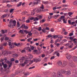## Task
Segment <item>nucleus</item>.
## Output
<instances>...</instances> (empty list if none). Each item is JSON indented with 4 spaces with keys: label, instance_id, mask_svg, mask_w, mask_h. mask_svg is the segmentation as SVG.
<instances>
[{
    "label": "nucleus",
    "instance_id": "nucleus-56",
    "mask_svg": "<svg viewBox=\"0 0 77 77\" xmlns=\"http://www.w3.org/2000/svg\"><path fill=\"white\" fill-rule=\"evenodd\" d=\"M54 58H55V57L54 56H53L51 58V60H53V59H54Z\"/></svg>",
    "mask_w": 77,
    "mask_h": 77
},
{
    "label": "nucleus",
    "instance_id": "nucleus-22",
    "mask_svg": "<svg viewBox=\"0 0 77 77\" xmlns=\"http://www.w3.org/2000/svg\"><path fill=\"white\" fill-rule=\"evenodd\" d=\"M29 57L30 59H32L33 58V55L32 54H29Z\"/></svg>",
    "mask_w": 77,
    "mask_h": 77
},
{
    "label": "nucleus",
    "instance_id": "nucleus-57",
    "mask_svg": "<svg viewBox=\"0 0 77 77\" xmlns=\"http://www.w3.org/2000/svg\"><path fill=\"white\" fill-rule=\"evenodd\" d=\"M57 7H55L53 8V11H54L56 10V9H57Z\"/></svg>",
    "mask_w": 77,
    "mask_h": 77
},
{
    "label": "nucleus",
    "instance_id": "nucleus-1",
    "mask_svg": "<svg viewBox=\"0 0 77 77\" xmlns=\"http://www.w3.org/2000/svg\"><path fill=\"white\" fill-rule=\"evenodd\" d=\"M57 64L59 66H60L61 67H64V66H65L66 65V62L64 61L63 62V64L62 65V62L59 61L57 63Z\"/></svg>",
    "mask_w": 77,
    "mask_h": 77
},
{
    "label": "nucleus",
    "instance_id": "nucleus-9",
    "mask_svg": "<svg viewBox=\"0 0 77 77\" xmlns=\"http://www.w3.org/2000/svg\"><path fill=\"white\" fill-rule=\"evenodd\" d=\"M39 2H40V0H35L34 2V4L38 5Z\"/></svg>",
    "mask_w": 77,
    "mask_h": 77
},
{
    "label": "nucleus",
    "instance_id": "nucleus-54",
    "mask_svg": "<svg viewBox=\"0 0 77 77\" xmlns=\"http://www.w3.org/2000/svg\"><path fill=\"white\" fill-rule=\"evenodd\" d=\"M59 16H60V15H59V14H57V15H55L54 17H59Z\"/></svg>",
    "mask_w": 77,
    "mask_h": 77
},
{
    "label": "nucleus",
    "instance_id": "nucleus-61",
    "mask_svg": "<svg viewBox=\"0 0 77 77\" xmlns=\"http://www.w3.org/2000/svg\"><path fill=\"white\" fill-rule=\"evenodd\" d=\"M34 19H35V17H32L30 18V20H34Z\"/></svg>",
    "mask_w": 77,
    "mask_h": 77
},
{
    "label": "nucleus",
    "instance_id": "nucleus-44",
    "mask_svg": "<svg viewBox=\"0 0 77 77\" xmlns=\"http://www.w3.org/2000/svg\"><path fill=\"white\" fill-rule=\"evenodd\" d=\"M25 26V24H22L21 26V28L22 29H24Z\"/></svg>",
    "mask_w": 77,
    "mask_h": 77
},
{
    "label": "nucleus",
    "instance_id": "nucleus-49",
    "mask_svg": "<svg viewBox=\"0 0 77 77\" xmlns=\"http://www.w3.org/2000/svg\"><path fill=\"white\" fill-rule=\"evenodd\" d=\"M62 74H66V71L65 70L63 71L62 72Z\"/></svg>",
    "mask_w": 77,
    "mask_h": 77
},
{
    "label": "nucleus",
    "instance_id": "nucleus-42",
    "mask_svg": "<svg viewBox=\"0 0 77 77\" xmlns=\"http://www.w3.org/2000/svg\"><path fill=\"white\" fill-rule=\"evenodd\" d=\"M63 23H67V22H66V21L65 20V19H63Z\"/></svg>",
    "mask_w": 77,
    "mask_h": 77
},
{
    "label": "nucleus",
    "instance_id": "nucleus-15",
    "mask_svg": "<svg viewBox=\"0 0 77 77\" xmlns=\"http://www.w3.org/2000/svg\"><path fill=\"white\" fill-rule=\"evenodd\" d=\"M73 59L74 61L77 62V57H73Z\"/></svg>",
    "mask_w": 77,
    "mask_h": 77
},
{
    "label": "nucleus",
    "instance_id": "nucleus-53",
    "mask_svg": "<svg viewBox=\"0 0 77 77\" xmlns=\"http://www.w3.org/2000/svg\"><path fill=\"white\" fill-rule=\"evenodd\" d=\"M33 52L35 53V54H36L37 53H38V51L36 50H34L33 51Z\"/></svg>",
    "mask_w": 77,
    "mask_h": 77
},
{
    "label": "nucleus",
    "instance_id": "nucleus-26",
    "mask_svg": "<svg viewBox=\"0 0 77 77\" xmlns=\"http://www.w3.org/2000/svg\"><path fill=\"white\" fill-rule=\"evenodd\" d=\"M37 17H38V20H41L42 18V16H39V15H37Z\"/></svg>",
    "mask_w": 77,
    "mask_h": 77
},
{
    "label": "nucleus",
    "instance_id": "nucleus-55",
    "mask_svg": "<svg viewBox=\"0 0 77 77\" xmlns=\"http://www.w3.org/2000/svg\"><path fill=\"white\" fill-rule=\"evenodd\" d=\"M32 38H28V42H30V41H31V40H32Z\"/></svg>",
    "mask_w": 77,
    "mask_h": 77
},
{
    "label": "nucleus",
    "instance_id": "nucleus-48",
    "mask_svg": "<svg viewBox=\"0 0 77 77\" xmlns=\"http://www.w3.org/2000/svg\"><path fill=\"white\" fill-rule=\"evenodd\" d=\"M2 45H4V46H6L8 45V43H7V42L4 43Z\"/></svg>",
    "mask_w": 77,
    "mask_h": 77
},
{
    "label": "nucleus",
    "instance_id": "nucleus-3",
    "mask_svg": "<svg viewBox=\"0 0 77 77\" xmlns=\"http://www.w3.org/2000/svg\"><path fill=\"white\" fill-rule=\"evenodd\" d=\"M8 45L10 46V48H13L14 47V43L11 42H8Z\"/></svg>",
    "mask_w": 77,
    "mask_h": 77
},
{
    "label": "nucleus",
    "instance_id": "nucleus-11",
    "mask_svg": "<svg viewBox=\"0 0 77 77\" xmlns=\"http://www.w3.org/2000/svg\"><path fill=\"white\" fill-rule=\"evenodd\" d=\"M57 53V56H58V57H59L60 56V55L59 54V53L57 52V51H56L54 52V54H53V55H55V54Z\"/></svg>",
    "mask_w": 77,
    "mask_h": 77
},
{
    "label": "nucleus",
    "instance_id": "nucleus-12",
    "mask_svg": "<svg viewBox=\"0 0 77 77\" xmlns=\"http://www.w3.org/2000/svg\"><path fill=\"white\" fill-rule=\"evenodd\" d=\"M57 76L58 77H63V76L62 75V74L60 72H57Z\"/></svg>",
    "mask_w": 77,
    "mask_h": 77
},
{
    "label": "nucleus",
    "instance_id": "nucleus-41",
    "mask_svg": "<svg viewBox=\"0 0 77 77\" xmlns=\"http://www.w3.org/2000/svg\"><path fill=\"white\" fill-rule=\"evenodd\" d=\"M34 62H38V59H36V58L34 59Z\"/></svg>",
    "mask_w": 77,
    "mask_h": 77
},
{
    "label": "nucleus",
    "instance_id": "nucleus-34",
    "mask_svg": "<svg viewBox=\"0 0 77 77\" xmlns=\"http://www.w3.org/2000/svg\"><path fill=\"white\" fill-rule=\"evenodd\" d=\"M38 31H41L42 28L41 27H39L38 28Z\"/></svg>",
    "mask_w": 77,
    "mask_h": 77
},
{
    "label": "nucleus",
    "instance_id": "nucleus-29",
    "mask_svg": "<svg viewBox=\"0 0 77 77\" xmlns=\"http://www.w3.org/2000/svg\"><path fill=\"white\" fill-rule=\"evenodd\" d=\"M39 20V19L38 17H36L35 18L34 17V21H38Z\"/></svg>",
    "mask_w": 77,
    "mask_h": 77
},
{
    "label": "nucleus",
    "instance_id": "nucleus-18",
    "mask_svg": "<svg viewBox=\"0 0 77 77\" xmlns=\"http://www.w3.org/2000/svg\"><path fill=\"white\" fill-rule=\"evenodd\" d=\"M2 33H7L8 32V31H7V30H2L1 31Z\"/></svg>",
    "mask_w": 77,
    "mask_h": 77
},
{
    "label": "nucleus",
    "instance_id": "nucleus-13",
    "mask_svg": "<svg viewBox=\"0 0 77 77\" xmlns=\"http://www.w3.org/2000/svg\"><path fill=\"white\" fill-rule=\"evenodd\" d=\"M24 58H25V57H23L22 58L19 60L20 63H23V60H24Z\"/></svg>",
    "mask_w": 77,
    "mask_h": 77
},
{
    "label": "nucleus",
    "instance_id": "nucleus-7",
    "mask_svg": "<svg viewBox=\"0 0 77 77\" xmlns=\"http://www.w3.org/2000/svg\"><path fill=\"white\" fill-rule=\"evenodd\" d=\"M7 63L9 65L8 66L9 68H10L11 67V66H12V62L7 61Z\"/></svg>",
    "mask_w": 77,
    "mask_h": 77
},
{
    "label": "nucleus",
    "instance_id": "nucleus-51",
    "mask_svg": "<svg viewBox=\"0 0 77 77\" xmlns=\"http://www.w3.org/2000/svg\"><path fill=\"white\" fill-rule=\"evenodd\" d=\"M19 33H23V30H20L19 31Z\"/></svg>",
    "mask_w": 77,
    "mask_h": 77
},
{
    "label": "nucleus",
    "instance_id": "nucleus-2",
    "mask_svg": "<svg viewBox=\"0 0 77 77\" xmlns=\"http://www.w3.org/2000/svg\"><path fill=\"white\" fill-rule=\"evenodd\" d=\"M17 22L16 20H14L12 21H12H10V25H9V26L10 27H11V26L13 27H14V26H16V23Z\"/></svg>",
    "mask_w": 77,
    "mask_h": 77
},
{
    "label": "nucleus",
    "instance_id": "nucleus-6",
    "mask_svg": "<svg viewBox=\"0 0 77 77\" xmlns=\"http://www.w3.org/2000/svg\"><path fill=\"white\" fill-rule=\"evenodd\" d=\"M9 15H10L9 14H4L1 17L2 18H5V17H9Z\"/></svg>",
    "mask_w": 77,
    "mask_h": 77
},
{
    "label": "nucleus",
    "instance_id": "nucleus-14",
    "mask_svg": "<svg viewBox=\"0 0 77 77\" xmlns=\"http://www.w3.org/2000/svg\"><path fill=\"white\" fill-rule=\"evenodd\" d=\"M72 4L75 6H77V0L74 1L72 3Z\"/></svg>",
    "mask_w": 77,
    "mask_h": 77
},
{
    "label": "nucleus",
    "instance_id": "nucleus-35",
    "mask_svg": "<svg viewBox=\"0 0 77 77\" xmlns=\"http://www.w3.org/2000/svg\"><path fill=\"white\" fill-rule=\"evenodd\" d=\"M3 3H5V2H6V3H9V2H11L10 1H6V0H5L4 1H3Z\"/></svg>",
    "mask_w": 77,
    "mask_h": 77
},
{
    "label": "nucleus",
    "instance_id": "nucleus-39",
    "mask_svg": "<svg viewBox=\"0 0 77 77\" xmlns=\"http://www.w3.org/2000/svg\"><path fill=\"white\" fill-rule=\"evenodd\" d=\"M5 11L6 13H8L9 12V9H7L5 10Z\"/></svg>",
    "mask_w": 77,
    "mask_h": 77
},
{
    "label": "nucleus",
    "instance_id": "nucleus-27",
    "mask_svg": "<svg viewBox=\"0 0 77 77\" xmlns=\"http://www.w3.org/2000/svg\"><path fill=\"white\" fill-rule=\"evenodd\" d=\"M42 32L44 33H46V32H47V31H46V29H45V28H43L42 30Z\"/></svg>",
    "mask_w": 77,
    "mask_h": 77
},
{
    "label": "nucleus",
    "instance_id": "nucleus-63",
    "mask_svg": "<svg viewBox=\"0 0 77 77\" xmlns=\"http://www.w3.org/2000/svg\"><path fill=\"white\" fill-rule=\"evenodd\" d=\"M63 6L64 7H68L69 6V5H63Z\"/></svg>",
    "mask_w": 77,
    "mask_h": 77
},
{
    "label": "nucleus",
    "instance_id": "nucleus-16",
    "mask_svg": "<svg viewBox=\"0 0 77 77\" xmlns=\"http://www.w3.org/2000/svg\"><path fill=\"white\" fill-rule=\"evenodd\" d=\"M2 54H3L4 56H5V55H7L8 54V52L6 51H5L2 52Z\"/></svg>",
    "mask_w": 77,
    "mask_h": 77
},
{
    "label": "nucleus",
    "instance_id": "nucleus-62",
    "mask_svg": "<svg viewBox=\"0 0 77 77\" xmlns=\"http://www.w3.org/2000/svg\"><path fill=\"white\" fill-rule=\"evenodd\" d=\"M43 4L47 5V4H48V2H43Z\"/></svg>",
    "mask_w": 77,
    "mask_h": 77
},
{
    "label": "nucleus",
    "instance_id": "nucleus-47",
    "mask_svg": "<svg viewBox=\"0 0 77 77\" xmlns=\"http://www.w3.org/2000/svg\"><path fill=\"white\" fill-rule=\"evenodd\" d=\"M35 68V66H33L32 67H29V69H33V68Z\"/></svg>",
    "mask_w": 77,
    "mask_h": 77
},
{
    "label": "nucleus",
    "instance_id": "nucleus-25",
    "mask_svg": "<svg viewBox=\"0 0 77 77\" xmlns=\"http://www.w3.org/2000/svg\"><path fill=\"white\" fill-rule=\"evenodd\" d=\"M71 57V56L70 55H69L66 56V58L68 60L69 59H70Z\"/></svg>",
    "mask_w": 77,
    "mask_h": 77
},
{
    "label": "nucleus",
    "instance_id": "nucleus-8",
    "mask_svg": "<svg viewBox=\"0 0 77 77\" xmlns=\"http://www.w3.org/2000/svg\"><path fill=\"white\" fill-rule=\"evenodd\" d=\"M71 74V71L69 70L66 71V75H69Z\"/></svg>",
    "mask_w": 77,
    "mask_h": 77
},
{
    "label": "nucleus",
    "instance_id": "nucleus-38",
    "mask_svg": "<svg viewBox=\"0 0 77 77\" xmlns=\"http://www.w3.org/2000/svg\"><path fill=\"white\" fill-rule=\"evenodd\" d=\"M17 27H20V23L19 22H17Z\"/></svg>",
    "mask_w": 77,
    "mask_h": 77
},
{
    "label": "nucleus",
    "instance_id": "nucleus-36",
    "mask_svg": "<svg viewBox=\"0 0 77 77\" xmlns=\"http://www.w3.org/2000/svg\"><path fill=\"white\" fill-rule=\"evenodd\" d=\"M49 51H50L51 52L49 53V54H51V53L52 52H53L54 51V50L51 49H50Z\"/></svg>",
    "mask_w": 77,
    "mask_h": 77
},
{
    "label": "nucleus",
    "instance_id": "nucleus-20",
    "mask_svg": "<svg viewBox=\"0 0 77 77\" xmlns=\"http://www.w3.org/2000/svg\"><path fill=\"white\" fill-rule=\"evenodd\" d=\"M73 41H74V43H75V44H77L76 43H77V39H76V38H74L73 40Z\"/></svg>",
    "mask_w": 77,
    "mask_h": 77
},
{
    "label": "nucleus",
    "instance_id": "nucleus-33",
    "mask_svg": "<svg viewBox=\"0 0 77 77\" xmlns=\"http://www.w3.org/2000/svg\"><path fill=\"white\" fill-rule=\"evenodd\" d=\"M32 11L33 12H31V14L32 15H35V12H35V10L34 9Z\"/></svg>",
    "mask_w": 77,
    "mask_h": 77
},
{
    "label": "nucleus",
    "instance_id": "nucleus-60",
    "mask_svg": "<svg viewBox=\"0 0 77 77\" xmlns=\"http://www.w3.org/2000/svg\"><path fill=\"white\" fill-rule=\"evenodd\" d=\"M28 28V27H27V26H26V25H25L24 29H27Z\"/></svg>",
    "mask_w": 77,
    "mask_h": 77
},
{
    "label": "nucleus",
    "instance_id": "nucleus-45",
    "mask_svg": "<svg viewBox=\"0 0 77 77\" xmlns=\"http://www.w3.org/2000/svg\"><path fill=\"white\" fill-rule=\"evenodd\" d=\"M44 22H45V20L44 19H42V20L40 21V23H44Z\"/></svg>",
    "mask_w": 77,
    "mask_h": 77
},
{
    "label": "nucleus",
    "instance_id": "nucleus-32",
    "mask_svg": "<svg viewBox=\"0 0 77 77\" xmlns=\"http://www.w3.org/2000/svg\"><path fill=\"white\" fill-rule=\"evenodd\" d=\"M31 31L28 32V35H29V36H32V33H31Z\"/></svg>",
    "mask_w": 77,
    "mask_h": 77
},
{
    "label": "nucleus",
    "instance_id": "nucleus-4",
    "mask_svg": "<svg viewBox=\"0 0 77 77\" xmlns=\"http://www.w3.org/2000/svg\"><path fill=\"white\" fill-rule=\"evenodd\" d=\"M42 6L40 7V8L39 9H38L36 11L38 12H41V11H42L43 9H44V5H42Z\"/></svg>",
    "mask_w": 77,
    "mask_h": 77
},
{
    "label": "nucleus",
    "instance_id": "nucleus-30",
    "mask_svg": "<svg viewBox=\"0 0 77 77\" xmlns=\"http://www.w3.org/2000/svg\"><path fill=\"white\" fill-rule=\"evenodd\" d=\"M63 37V36L61 35H57V38H62Z\"/></svg>",
    "mask_w": 77,
    "mask_h": 77
},
{
    "label": "nucleus",
    "instance_id": "nucleus-59",
    "mask_svg": "<svg viewBox=\"0 0 77 77\" xmlns=\"http://www.w3.org/2000/svg\"><path fill=\"white\" fill-rule=\"evenodd\" d=\"M73 35V33H70V34L69 35V36H72Z\"/></svg>",
    "mask_w": 77,
    "mask_h": 77
},
{
    "label": "nucleus",
    "instance_id": "nucleus-50",
    "mask_svg": "<svg viewBox=\"0 0 77 77\" xmlns=\"http://www.w3.org/2000/svg\"><path fill=\"white\" fill-rule=\"evenodd\" d=\"M26 23H30V20H26Z\"/></svg>",
    "mask_w": 77,
    "mask_h": 77
},
{
    "label": "nucleus",
    "instance_id": "nucleus-58",
    "mask_svg": "<svg viewBox=\"0 0 77 77\" xmlns=\"http://www.w3.org/2000/svg\"><path fill=\"white\" fill-rule=\"evenodd\" d=\"M45 56V55L44 54H42V57H44Z\"/></svg>",
    "mask_w": 77,
    "mask_h": 77
},
{
    "label": "nucleus",
    "instance_id": "nucleus-64",
    "mask_svg": "<svg viewBox=\"0 0 77 77\" xmlns=\"http://www.w3.org/2000/svg\"><path fill=\"white\" fill-rule=\"evenodd\" d=\"M30 48L29 47H27L26 48V50H28L29 49H30Z\"/></svg>",
    "mask_w": 77,
    "mask_h": 77
},
{
    "label": "nucleus",
    "instance_id": "nucleus-19",
    "mask_svg": "<svg viewBox=\"0 0 77 77\" xmlns=\"http://www.w3.org/2000/svg\"><path fill=\"white\" fill-rule=\"evenodd\" d=\"M23 74L25 76H27V75H29V74H30V73H29V72H24L23 73Z\"/></svg>",
    "mask_w": 77,
    "mask_h": 77
},
{
    "label": "nucleus",
    "instance_id": "nucleus-28",
    "mask_svg": "<svg viewBox=\"0 0 77 77\" xmlns=\"http://www.w3.org/2000/svg\"><path fill=\"white\" fill-rule=\"evenodd\" d=\"M20 51L21 53H26V50L24 49L22 51Z\"/></svg>",
    "mask_w": 77,
    "mask_h": 77
},
{
    "label": "nucleus",
    "instance_id": "nucleus-46",
    "mask_svg": "<svg viewBox=\"0 0 77 77\" xmlns=\"http://www.w3.org/2000/svg\"><path fill=\"white\" fill-rule=\"evenodd\" d=\"M3 67L4 68H7V65L6 64L3 65Z\"/></svg>",
    "mask_w": 77,
    "mask_h": 77
},
{
    "label": "nucleus",
    "instance_id": "nucleus-17",
    "mask_svg": "<svg viewBox=\"0 0 77 77\" xmlns=\"http://www.w3.org/2000/svg\"><path fill=\"white\" fill-rule=\"evenodd\" d=\"M73 47V44L72 43H69V48H72Z\"/></svg>",
    "mask_w": 77,
    "mask_h": 77
},
{
    "label": "nucleus",
    "instance_id": "nucleus-24",
    "mask_svg": "<svg viewBox=\"0 0 77 77\" xmlns=\"http://www.w3.org/2000/svg\"><path fill=\"white\" fill-rule=\"evenodd\" d=\"M73 14V13H72L71 12H69L68 13V14L69 17H71V15H72Z\"/></svg>",
    "mask_w": 77,
    "mask_h": 77
},
{
    "label": "nucleus",
    "instance_id": "nucleus-52",
    "mask_svg": "<svg viewBox=\"0 0 77 77\" xmlns=\"http://www.w3.org/2000/svg\"><path fill=\"white\" fill-rule=\"evenodd\" d=\"M69 43H68L65 45V46H66V47H69Z\"/></svg>",
    "mask_w": 77,
    "mask_h": 77
},
{
    "label": "nucleus",
    "instance_id": "nucleus-37",
    "mask_svg": "<svg viewBox=\"0 0 77 77\" xmlns=\"http://www.w3.org/2000/svg\"><path fill=\"white\" fill-rule=\"evenodd\" d=\"M65 18V16L64 15L61 16L60 17V18L61 19H63H63H64V18Z\"/></svg>",
    "mask_w": 77,
    "mask_h": 77
},
{
    "label": "nucleus",
    "instance_id": "nucleus-5",
    "mask_svg": "<svg viewBox=\"0 0 77 77\" xmlns=\"http://www.w3.org/2000/svg\"><path fill=\"white\" fill-rule=\"evenodd\" d=\"M28 62L29 60H26L25 62H24V63L22 64H20V66H24L25 65H26V64H27V63Z\"/></svg>",
    "mask_w": 77,
    "mask_h": 77
},
{
    "label": "nucleus",
    "instance_id": "nucleus-40",
    "mask_svg": "<svg viewBox=\"0 0 77 77\" xmlns=\"http://www.w3.org/2000/svg\"><path fill=\"white\" fill-rule=\"evenodd\" d=\"M46 37L48 38H51L52 37V36L51 35H49L48 36H47Z\"/></svg>",
    "mask_w": 77,
    "mask_h": 77
},
{
    "label": "nucleus",
    "instance_id": "nucleus-43",
    "mask_svg": "<svg viewBox=\"0 0 77 77\" xmlns=\"http://www.w3.org/2000/svg\"><path fill=\"white\" fill-rule=\"evenodd\" d=\"M24 32L26 34H27L29 33V31L26 30H24Z\"/></svg>",
    "mask_w": 77,
    "mask_h": 77
},
{
    "label": "nucleus",
    "instance_id": "nucleus-21",
    "mask_svg": "<svg viewBox=\"0 0 77 77\" xmlns=\"http://www.w3.org/2000/svg\"><path fill=\"white\" fill-rule=\"evenodd\" d=\"M12 56L13 57H17L18 56V55L16 54H14L12 55Z\"/></svg>",
    "mask_w": 77,
    "mask_h": 77
},
{
    "label": "nucleus",
    "instance_id": "nucleus-10",
    "mask_svg": "<svg viewBox=\"0 0 77 77\" xmlns=\"http://www.w3.org/2000/svg\"><path fill=\"white\" fill-rule=\"evenodd\" d=\"M22 43H19L17 44L16 43H14V45H16V46H17V47H18L19 46H21L22 45Z\"/></svg>",
    "mask_w": 77,
    "mask_h": 77
},
{
    "label": "nucleus",
    "instance_id": "nucleus-31",
    "mask_svg": "<svg viewBox=\"0 0 77 77\" xmlns=\"http://www.w3.org/2000/svg\"><path fill=\"white\" fill-rule=\"evenodd\" d=\"M21 4H22V2H20L19 4H17V7H19V6H20L21 5Z\"/></svg>",
    "mask_w": 77,
    "mask_h": 77
},
{
    "label": "nucleus",
    "instance_id": "nucleus-23",
    "mask_svg": "<svg viewBox=\"0 0 77 77\" xmlns=\"http://www.w3.org/2000/svg\"><path fill=\"white\" fill-rule=\"evenodd\" d=\"M15 10L14 9H11L10 10V13H14V11Z\"/></svg>",
    "mask_w": 77,
    "mask_h": 77
}]
</instances>
